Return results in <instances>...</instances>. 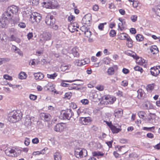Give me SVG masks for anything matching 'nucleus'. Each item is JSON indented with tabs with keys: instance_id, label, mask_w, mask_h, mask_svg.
Here are the masks:
<instances>
[{
	"instance_id": "nucleus-1",
	"label": "nucleus",
	"mask_w": 160,
	"mask_h": 160,
	"mask_svg": "<svg viewBox=\"0 0 160 160\" xmlns=\"http://www.w3.org/2000/svg\"><path fill=\"white\" fill-rule=\"evenodd\" d=\"M18 11V7L15 5L9 6L2 15V18L1 20V28H5L9 20L12 21L14 23H17L19 20L18 16L16 18H13V15L16 14Z\"/></svg>"
},
{
	"instance_id": "nucleus-2",
	"label": "nucleus",
	"mask_w": 160,
	"mask_h": 160,
	"mask_svg": "<svg viewBox=\"0 0 160 160\" xmlns=\"http://www.w3.org/2000/svg\"><path fill=\"white\" fill-rule=\"evenodd\" d=\"M22 117V114L19 110L13 111L8 114V119L10 122H15L20 120Z\"/></svg>"
},
{
	"instance_id": "nucleus-3",
	"label": "nucleus",
	"mask_w": 160,
	"mask_h": 160,
	"mask_svg": "<svg viewBox=\"0 0 160 160\" xmlns=\"http://www.w3.org/2000/svg\"><path fill=\"white\" fill-rule=\"evenodd\" d=\"M42 19L41 15L36 12H35L31 16L30 20L32 23L38 24L40 22Z\"/></svg>"
},
{
	"instance_id": "nucleus-4",
	"label": "nucleus",
	"mask_w": 160,
	"mask_h": 160,
	"mask_svg": "<svg viewBox=\"0 0 160 160\" xmlns=\"http://www.w3.org/2000/svg\"><path fill=\"white\" fill-rule=\"evenodd\" d=\"M87 154V151L85 149L76 148L75 150V155L77 158L85 157Z\"/></svg>"
},
{
	"instance_id": "nucleus-5",
	"label": "nucleus",
	"mask_w": 160,
	"mask_h": 160,
	"mask_svg": "<svg viewBox=\"0 0 160 160\" xmlns=\"http://www.w3.org/2000/svg\"><path fill=\"white\" fill-rule=\"evenodd\" d=\"M52 35L50 33L48 32H44L40 35V42L43 44L46 41L51 39Z\"/></svg>"
},
{
	"instance_id": "nucleus-6",
	"label": "nucleus",
	"mask_w": 160,
	"mask_h": 160,
	"mask_svg": "<svg viewBox=\"0 0 160 160\" xmlns=\"http://www.w3.org/2000/svg\"><path fill=\"white\" fill-rule=\"evenodd\" d=\"M55 19L52 15H47L45 19L46 23L50 27L55 23Z\"/></svg>"
},
{
	"instance_id": "nucleus-7",
	"label": "nucleus",
	"mask_w": 160,
	"mask_h": 160,
	"mask_svg": "<svg viewBox=\"0 0 160 160\" xmlns=\"http://www.w3.org/2000/svg\"><path fill=\"white\" fill-rule=\"evenodd\" d=\"M6 154L9 157H17L18 154L15 150L13 148H8L5 151Z\"/></svg>"
},
{
	"instance_id": "nucleus-8",
	"label": "nucleus",
	"mask_w": 160,
	"mask_h": 160,
	"mask_svg": "<svg viewBox=\"0 0 160 160\" xmlns=\"http://www.w3.org/2000/svg\"><path fill=\"white\" fill-rule=\"evenodd\" d=\"M92 20L91 15L88 13L85 15L82 19V22L85 24H89Z\"/></svg>"
},
{
	"instance_id": "nucleus-9",
	"label": "nucleus",
	"mask_w": 160,
	"mask_h": 160,
	"mask_svg": "<svg viewBox=\"0 0 160 160\" xmlns=\"http://www.w3.org/2000/svg\"><path fill=\"white\" fill-rule=\"evenodd\" d=\"M63 117L64 119L69 120L72 115V112L71 109H67L64 111L63 113Z\"/></svg>"
},
{
	"instance_id": "nucleus-10",
	"label": "nucleus",
	"mask_w": 160,
	"mask_h": 160,
	"mask_svg": "<svg viewBox=\"0 0 160 160\" xmlns=\"http://www.w3.org/2000/svg\"><path fill=\"white\" fill-rule=\"evenodd\" d=\"M151 70L150 71L151 74L154 76H157L160 73V67L156 66L151 68Z\"/></svg>"
},
{
	"instance_id": "nucleus-11",
	"label": "nucleus",
	"mask_w": 160,
	"mask_h": 160,
	"mask_svg": "<svg viewBox=\"0 0 160 160\" xmlns=\"http://www.w3.org/2000/svg\"><path fill=\"white\" fill-rule=\"evenodd\" d=\"M79 25L76 22L71 23L68 26V29L70 31L73 32L76 30L77 28H79Z\"/></svg>"
},
{
	"instance_id": "nucleus-12",
	"label": "nucleus",
	"mask_w": 160,
	"mask_h": 160,
	"mask_svg": "<svg viewBox=\"0 0 160 160\" xmlns=\"http://www.w3.org/2000/svg\"><path fill=\"white\" fill-rule=\"evenodd\" d=\"M90 118L87 117H81L80 118V122L84 125H87L90 123L91 122Z\"/></svg>"
},
{
	"instance_id": "nucleus-13",
	"label": "nucleus",
	"mask_w": 160,
	"mask_h": 160,
	"mask_svg": "<svg viewBox=\"0 0 160 160\" xmlns=\"http://www.w3.org/2000/svg\"><path fill=\"white\" fill-rule=\"evenodd\" d=\"M40 117L42 120L47 122L50 121L51 118V117L50 114L44 113H41Z\"/></svg>"
},
{
	"instance_id": "nucleus-14",
	"label": "nucleus",
	"mask_w": 160,
	"mask_h": 160,
	"mask_svg": "<svg viewBox=\"0 0 160 160\" xmlns=\"http://www.w3.org/2000/svg\"><path fill=\"white\" fill-rule=\"evenodd\" d=\"M33 75H34L35 79L38 81L42 80L44 78L43 74L41 72L34 73Z\"/></svg>"
},
{
	"instance_id": "nucleus-15",
	"label": "nucleus",
	"mask_w": 160,
	"mask_h": 160,
	"mask_svg": "<svg viewBox=\"0 0 160 160\" xmlns=\"http://www.w3.org/2000/svg\"><path fill=\"white\" fill-rule=\"evenodd\" d=\"M64 129L63 125L60 123L57 124L54 127V130L56 132H61Z\"/></svg>"
},
{
	"instance_id": "nucleus-16",
	"label": "nucleus",
	"mask_w": 160,
	"mask_h": 160,
	"mask_svg": "<svg viewBox=\"0 0 160 160\" xmlns=\"http://www.w3.org/2000/svg\"><path fill=\"white\" fill-rule=\"evenodd\" d=\"M123 114V112L121 109H116L114 111V115L115 117L117 118H119L121 117Z\"/></svg>"
},
{
	"instance_id": "nucleus-17",
	"label": "nucleus",
	"mask_w": 160,
	"mask_h": 160,
	"mask_svg": "<svg viewBox=\"0 0 160 160\" xmlns=\"http://www.w3.org/2000/svg\"><path fill=\"white\" fill-rule=\"evenodd\" d=\"M152 10L156 15L160 17V5L153 8Z\"/></svg>"
},
{
	"instance_id": "nucleus-18",
	"label": "nucleus",
	"mask_w": 160,
	"mask_h": 160,
	"mask_svg": "<svg viewBox=\"0 0 160 160\" xmlns=\"http://www.w3.org/2000/svg\"><path fill=\"white\" fill-rule=\"evenodd\" d=\"M110 129L113 133H117L121 130V128H117L115 126L113 125L111 126Z\"/></svg>"
},
{
	"instance_id": "nucleus-19",
	"label": "nucleus",
	"mask_w": 160,
	"mask_h": 160,
	"mask_svg": "<svg viewBox=\"0 0 160 160\" xmlns=\"http://www.w3.org/2000/svg\"><path fill=\"white\" fill-rule=\"evenodd\" d=\"M70 68L71 65H66L65 64H63L62 65L61 67V69L62 71L64 72L67 70H69Z\"/></svg>"
},
{
	"instance_id": "nucleus-20",
	"label": "nucleus",
	"mask_w": 160,
	"mask_h": 160,
	"mask_svg": "<svg viewBox=\"0 0 160 160\" xmlns=\"http://www.w3.org/2000/svg\"><path fill=\"white\" fill-rule=\"evenodd\" d=\"M150 50L153 54L158 53V49L156 46H152L150 48Z\"/></svg>"
},
{
	"instance_id": "nucleus-21",
	"label": "nucleus",
	"mask_w": 160,
	"mask_h": 160,
	"mask_svg": "<svg viewBox=\"0 0 160 160\" xmlns=\"http://www.w3.org/2000/svg\"><path fill=\"white\" fill-rule=\"evenodd\" d=\"M135 59L136 60V62L140 65H142L145 62V60L141 58L137 57Z\"/></svg>"
},
{
	"instance_id": "nucleus-22",
	"label": "nucleus",
	"mask_w": 160,
	"mask_h": 160,
	"mask_svg": "<svg viewBox=\"0 0 160 160\" xmlns=\"http://www.w3.org/2000/svg\"><path fill=\"white\" fill-rule=\"evenodd\" d=\"M44 3L45 5L46 4L45 7L46 8H53L55 7V6L54 5L53 2H48L47 3L44 2Z\"/></svg>"
},
{
	"instance_id": "nucleus-23",
	"label": "nucleus",
	"mask_w": 160,
	"mask_h": 160,
	"mask_svg": "<svg viewBox=\"0 0 160 160\" xmlns=\"http://www.w3.org/2000/svg\"><path fill=\"white\" fill-rule=\"evenodd\" d=\"M105 99L107 100V102L110 104L113 103L116 100V98L111 97H108V96L105 97Z\"/></svg>"
},
{
	"instance_id": "nucleus-24",
	"label": "nucleus",
	"mask_w": 160,
	"mask_h": 160,
	"mask_svg": "<svg viewBox=\"0 0 160 160\" xmlns=\"http://www.w3.org/2000/svg\"><path fill=\"white\" fill-rule=\"evenodd\" d=\"M84 61L83 60H76L74 62L75 65L78 66H81L85 65Z\"/></svg>"
},
{
	"instance_id": "nucleus-25",
	"label": "nucleus",
	"mask_w": 160,
	"mask_h": 160,
	"mask_svg": "<svg viewBox=\"0 0 160 160\" xmlns=\"http://www.w3.org/2000/svg\"><path fill=\"white\" fill-rule=\"evenodd\" d=\"M72 53L74 57H78L79 56V53L78 52V49L76 47H74L72 49Z\"/></svg>"
},
{
	"instance_id": "nucleus-26",
	"label": "nucleus",
	"mask_w": 160,
	"mask_h": 160,
	"mask_svg": "<svg viewBox=\"0 0 160 160\" xmlns=\"http://www.w3.org/2000/svg\"><path fill=\"white\" fill-rule=\"evenodd\" d=\"M46 149L47 150V148H45L40 151L34 152L33 153L32 155H33L36 156V155H39L40 154H43L45 153Z\"/></svg>"
},
{
	"instance_id": "nucleus-27",
	"label": "nucleus",
	"mask_w": 160,
	"mask_h": 160,
	"mask_svg": "<svg viewBox=\"0 0 160 160\" xmlns=\"http://www.w3.org/2000/svg\"><path fill=\"white\" fill-rule=\"evenodd\" d=\"M27 77V74L24 72H21L18 75V78L21 79H26Z\"/></svg>"
},
{
	"instance_id": "nucleus-28",
	"label": "nucleus",
	"mask_w": 160,
	"mask_h": 160,
	"mask_svg": "<svg viewBox=\"0 0 160 160\" xmlns=\"http://www.w3.org/2000/svg\"><path fill=\"white\" fill-rule=\"evenodd\" d=\"M155 84L153 83L148 85L147 86V90L148 92H151L153 90Z\"/></svg>"
},
{
	"instance_id": "nucleus-29",
	"label": "nucleus",
	"mask_w": 160,
	"mask_h": 160,
	"mask_svg": "<svg viewBox=\"0 0 160 160\" xmlns=\"http://www.w3.org/2000/svg\"><path fill=\"white\" fill-rule=\"evenodd\" d=\"M119 36V38L121 40H127V38L129 37L128 34L125 33H121Z\"/></svg>"
},
{
	"instance_id": "nucleus-30",
	"label": "nucleus",
	"mask_w": 160,
	"mask_h": 160,
	"mask_svg": "<svg viewBox=\"0 0 160 160\" xmlns=\"http://www.w3.org/2000/svg\"><path fill=\"white\" fill-rule=\"evenodd\" d=\"M127 41H128V43H127L128 46L129 48H131L133 46L132 41L130 37L127 38Z\"/></svg>"
},
{
	"instance_id": "nucleus-31",
	"label": "nucleus",
	"mask_w": 160,
	"mask_h": 160,
	"mask_svg": "<svg viewBox=\"0 0 160 160\" xmlns=\"http://www.w3.org/2000/svg\"><path fill=\"white\" fill-rule=\"evenodd\" d=\"M138 115L139 117L143 119L146 118L145 116V113L143 111H140L138 113Z\"/></svg>"
},
{
	"instance_id": "nucleus-32",
	"label": "nucleus",
	"mask_w": 160,
	"mask_h": 160,
	"mask_svg": "<svg viewBox=\"0 0 160 160\" xmlns=\"http://www.w3.org/2000/svg\"><path fill=\"white\" fill-rule=\"evenodd\" d=\"M114 69L113 67H110L108 70L107 73L108 75H112L114 73Z\"/></svg>"
},
{
	"instance_id": "nucleus-33",
	"label": "nucleus",
	"mask_w": 160,
	"mask_h": 160,
	"mask_svg": "<svg viewBox=\"0 0 160 160\" xmlns=\"http://www.w3.org/2000/svg\"><path fill=\"white\" fill-rule=\"evenodd\" d=\"M54 160H61V156L59 152H56L54 155Z\"/></svg>"
},
{
	"instance_id": "nucleus-34",
	"label": "nucleus",
	"mask_w": 160,
	"mask_h": 160,
	"mask_svg": "<svg viewBox=\"0 0 160 160\" xmlns=\"http://www.w3.org/2000/svg\"><path fill=\"white\" fill-rule=\"evenodd\" d=\"M57 76L58 74L56 73L51 74H47V78L51 79H54Z\"/></svg>"
},
{
	"instance_id": "nucleus-35",
	"label": "nucleus",
	"mask_w": 160,
	"mask_h": 160,
	"mask_svg": "<svg viewBox=\"0 0 160 160\" xmlns=\"http://www.w3.org/2000/svg\"><path fill=\"white\" fill-rule=\"evenodd\" d=\"M138 97L139 98H141L143 96L144 94V91L142 89H139L137 91Z\"/></svg>"
},
{
	"instance_id": "nucleus-36",
	"label": "nucleus",
	"mask_w": 160,
	"mask_h": 160,
	"mask_svg": "<svg viewBox=\"0 0 160 160\" xmlns=\"http://www.w3.org/2000/svg\"><path fill=\"white\" fill-rule=\"evenodd\" d=\"M92 154L93 157L102 156L104 155L103 153H102L100 152H92Z\"/></svg>"
},
{
	"instance_id": "nucleus-37",
	"label": "nucleus",
	"mask_w": 160,
	"mask_h": 160,
	"mask_svg": "<svg viewBox=\"0 0 160 160\" xmlns=\"http://www.w3.org/2000/svg\"><path fill=\"white\" fill-rule=\"evenodd\" d=\"M136 40L138 41H142L144 39V37L141 34H138L136 36Z\"/></svg>"
},
{
	"instance_id": "nucleus-38",
	"label": "nucleus",
	"mask_w": 160,
	"mask_h": 160,
	"mask_svg": "<svg viewBox=\"0 0 160 160\" xmlns=\"http://www.w3.org/2000/svg\"><path fill=\"white\" fill-rule=\"evenodd\" d=\"M143 129L144 130L147 131H148L152 132L154 130V127H143Z\"/></svg>"
},
{
	"instance_id": "nucleus-39",
	"label": "nucleus",
	"mask_w": 160,
	"mask_h": 160,
	"mask_svg": "<svg viewBox=\"0 0 160 160\" xmlns=\"http://www.w3.org/2000/svg\"><path fill=\"white\" fill-rule=\"evenodd\" d=\"M84 33L85 36L88 38H90L91 35V32L88 29L86 31H85Z\"/></svg>"
},
{
	"instance_id": "nucleus-40",
	"label": "nucleus",
	"mask_w": 160,
	"mask_h": 160,
	"mask_svg": "<svg viewBox=\"0 0 160 160\" xmlns=\"http://www.w3.org/2000/svg\"><path fill=\"white\" fill-rule=\"evenodd\" d=\"M127 54L132 57L134 59H135V58L137 57H136V53L131 52V51H130L129 52H127Z\"/></svg>"
},
{
	"instance_id": "nucleus-41",
	"label": "nucleus",
	"mask_w": 160,
	"mask_h": 160,
	"mask_svg": "<svg viewBox=\"0 0 160 160\" xmlns=\"http://www.w3.org/2000/svg\"><path fill=\"white\" fill-rule=\"evenodd\" d=\"M76 84H72L71 86L69 87V89L70 90L75 89V90H79V88H78L75 85H77Z\"/></svg>"
},
{
	"instance_id": "nucleus-42",
	"label": "nucleus",
	"mask_w": 160,
	"mask_h": 160,
	"mask_svg": "<svg viewBox=\"0 0 160 160\" xmlns=\"http://www.w3.org/2000/svg\"><path fill=\"white\" fill-rule=\"evenodd\" d=\"M3 78L6 80H8L10 81H12V77L7 74H5L3 76Z\"/></svg>"
},
{
	"instance_id": "nucleus-43",
	"label": "nucleus",
	"mask_w": 160,
	"mask_h": 160,
	"mask_svg": "<svg viewBox=\"0 0 160 160\" xmlns=\"http://www.w3.org/2000/svg\"><path fill=\"white\" fill-rule=\"evenodd\" d=\"M10 59L8 58H1V64L9 61Z\"/></svg>"
},
{
	"instance_id": "nucleus-44",
	"label": "nucleus",
	"mask_w": 160,
	"mask_h": 160,
	"mask_svg": "<svg viewBox=\"0 0 160 160\" xmlns=\"http://www.w3.org/2000/svg\"><path fill=\"white\" fill-rule=\"evenodd\" d=\"M72 96V93L70 92L66 93L65 94L64 98L66 99H70Z\"/></svg>"
},
{
	"instance_id": "nucleus-45",
	"label": "nucleus",
	"mask_w": 160,
	"mask_h": 160,
	"mask_svg": "<svg viewBox=\"0 0 160 160\" xmlns=\"http://www.w3.org/2000/svg\"><path fill=\"white\" fill-rule=\"evenodd\" d=\"M134 69L135 71H140L141 73L143 71L142 68L138 66L135 67Z\"/></svg>"
},
{
	"instance_id": "nucleus-46",
	"label": "nucleus",
	"mask_w": 160,
	"mask_h": 160,
	"mask_svg": "<svg viewBox=\"0 0 160 160\" xmlns=\"http://www.w3.org/2000/svg\"><path fill=\"white\" fill-rule=\"evenodd\" d=\"M31 2L33 5L37 6L39 4V0H31Z\"/></svg>"
},
{
	"instance_id": "nucleus-47",
	"label": "nucleus",
	"mask_w": 160,
	"mask_h": 160,
	"mask_svg": "<svg viewBox=\"0 0 160 160\" xmlns=\"http://www.w3.org/2000/svg\"><path fill=\"white\" fill-rule=\"evenodd\" d=\"M109 34L110 36L112 37H114L116 35V32L114 30H112L109 32Z\"/></svg>"
},
{
	"instance_id": "nucleus-48",
	"label": "nucleus",
	"mask_w": 160,
	"mask_h": 160,
	"mask_svg": "<svg viewBox=\"0 0 160 160\" xmlns=\"http://www.w3.org/2000/svg\"><path fill=\"white\" fill-rule=\"evenodd\" d=\"M137 16L136 15H132L131 17V19L132 22H134L137 21Z\"/></svg>"
},
{
	"instance_id": "nucleus-49",
	"label": "nucleus",
	"mask_w": 160,
	"mask_h": 160,
	"mask_svg": "<svg viewBox=\"0 0 160 160\" xmlns=\"http://www.w3.org/2000/svg\"><path fill=\"white\" fill-rule=\"evenodd\" d=\"M75 18V17L72 15H70L68 17V20L71 22H72L73 21L74 19Z\"/></svg>"
},
{
	"instance_id": "nucleus-50",
	"label": "nucleus",
	"mask_w": 160,
	"mask_h": 160,
	"mask_svg": "<svg viewBox=\"0 0 160 160\" xmlns=\"http://www.w3.org/2000/svg\"><path fill=\"white\" fill-rule=\"evenodd\" d=\"M37 96L35 95L30 94L29 95V98L31 100H35L37 99Z\"/></svg>"
},
{
	"instance_id": "nucleus-51",
	"label": "nucleus",
	"mask_w": 160,
	"mask_h": 160,
	"mask_svg": "<svg viewBox=\"0 0 160 160\" xmlns=\"http://www.w3.org/2000/svg\"><path fill=\"white\" fill-rule=\"evenodd\" d=\"M103 61L104 63L107 65L108 64L110 63L109 59L107 58H104Z\"/></svg>"
},
{
	"instance_id": "nucleus-52",
	"label": "nucleus",
	"mask_w": 160,
	"mask_h": 160,
	"mask_svg": "<svg viewBox=\"0 0 160 160\" xmlns=\"http://www.w3.org/2000/svg\"><path fill=\"white\" fill-rule=\"evenodd\" d=\"M18 26L19 27L22 28H24L26 27L25 23L22 22L19 23L18 25Z\"/></svg>"
},
{
	"instance_id": "nucleus-53",
	"label": "nucleus",
	"mask_w": 160,
	"mask_h": 160,
	"mask_svg": "<svg viewBox=\"0 0 160 160\" xmlns=\"http://www.w3.org/2000/svg\"><path fill=\"white\" fill-rule=\"evenodd\" d=\"M88 101L87 99H83L81 101V102L84 105H86L88 103Z\"/></svg>"
},
{
	"instance_id": "nucleus-54",
	"label": "nucleus",
	"mask_w": 160,
	"mask_h": 160,
	"mask_svg": "<svg viewBox=\"0 0 160 160\" xmlns=\"http://www.w3.org/2000/svg\"><path fill=\"white\" fill-rule=\"evenodd\" d=\"M52 26H51L50 27L52 28L54 30H57L58 29V25L54 24H53Z\"/></svg>"
},
{
	"instance_id": "nucleus-55",
	"label": "nucleus",
	"mask_w": 160,
	"mask_h": 160,
	"mask_svg": "<svg viewBox=\"0 0 160 160\" xmlns=\"http://www.w3.org/2000/svg\"><path fill=\"white\" fill-rule=\"evenodd\" d=\"M121 85L124 87H126L128 85V82L126 80L122 81V82Z\"/></svg>"
},
{
	"instance_id": "nucleus-56",
	"label": "nucleus",
	"mask_w": 160,
	"mask_h": 160,
	"mask_svg": "<svg viewBox=\"0 0 160 160\" xmlns=\"http://www.w3.org/2000/svg\"><path fill=\"white\" fill-rule=\"evenodd\" d=\"M32 142L34 144H37L39 142V139L38 138H35L32 139Z\"/></svg>"
},
{
	"instance_id": "nucleus-57",
	"label": "nucleus",
	"mask_w": 160,
	"mask_h": 160,
	"mask_svg": "<svg viewBox=\"0 0 160 160\" xmlns=\"http://www.w3.org/2000/svg\"><path fill=\"white\" fill-rule=\"evenodd\" d=\"M96 88L99 91H102L103 90L104 87L102 85H99L97 86L96 87Z\"/></svg>"
},
{
	"instance_id": "nucleus-58",
	"label": "nucleus",
	"mask_w": 160,
	"mask_h": 160,
	"mask_svg": "<svg viewBox=\"0 0 160 160\" xmlns=\"http://www.w3.org/2000/svg\"><path fill=\"white\" fill-rule=\"evenodd\" d=\"M147 137L148 138H152L154 137V135L151 133H148L147 134Z\"/></svg>"
},
{
	"instance_id": "nucleus-59",
	"label": "nucleus",
	"mask_w": 160,
	"mask_h": 160,
	"mask_svg": "<svg viewBox=\"0 0 160 160\" xmlns=\"http://www.w3.org/2000/svg\"><path fill=\"white\" fill-rule=\"evenodd\" d=\"M130 32L132 34H135L136 33V30L135 28H131L130 29Z\"/></svg>"
},
{
	"instance_id": "nucleus-60",
	"label": "nucleus",
	"mask_w": 160,
	"mask_h": 160,
	"mask_svg": "<svg viewBox=\"0 0 160 160\" xmlns=\"http://www.w3.org/2000/svg\"><path fill=\"white\" fill-rule=\"evenodd\" d=\"M27 38L28 40H30L31 39L33 36V33L32 32H29L27 34Z\"/></svg>"
},
{
	"instance_id": "nucleus-61",
	"label": "nucleus",
	"mask_w": 160,
	"mask_h": 160,
	"mask_svg": "<svg viewBox=\"0 0 160 160\" xmlns=\"http://www.w3.org/2000/svg\"><path fill=\"white\" fill-rule=\"evenodd\" d=\"M30 140L29 139L26 138L25 140L24 141V144L28 146L29 145L30 143Z\"/></svg>"
},
{
	"instance_id": "nucleus-62",
	"label": "nucleus",
	"mask_w": 160,
	"mask_h": 160,
	"mask_svg": "<svg viewBox=\"0 0 160 160\" xmlns=\"http://www.w3.org/2000/svg\"><path fill=\"white\" fill-rule=\"evenodd\" d=\"M70 106L73 109H75L77 107L76 104L74 102L71 103Z\"/></svg>"
},
{
	"instance_id": "nucleus-63",
	"label": "nucleus",
	"mask_w": 160,
	"mask_h": 160,
	"mask_svg": "<svg viewBox=\"0 0 160 160\" xmlns=\"http://www.w3.org/2000/svg\"><path fill=\"white\" fill-rule=\"evenodd\" d=\"M80 29L82 32H85V31H86L88 29L87 28L84 26H83L81 27Z\"/></svg>"
},
{
	"instance_id": "nucleus-64",
	"label": "nucleus",
	"mask_w": 160,
	"mask_h": 160,
	"mask_svg": "<svg viewBox=\"0 0 160 160\" xmlns=\"http://www.w3.org/2000/svg\"><path fill=\"white\" fill-rule=\"evenodd\" d=\"M8 31L10 33H14L16 32V30L14 28H9Z\"/></svg>"
}]
</instances>
